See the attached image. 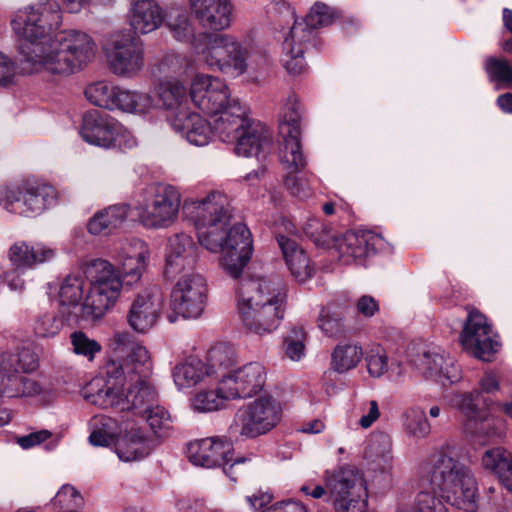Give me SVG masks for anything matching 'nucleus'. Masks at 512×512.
Here are the masks:
<instances>
[{"label": "nucleus", "instance_id": "e2e57ef3", "mask_svg": "<svg viewBox=\"0 0 512 512\" xmlns=\"http://www.w3.org/2000/svg\"><path fill=\"white\" fill-rule=\"evenodd\" d=\"M306 334L303 328L294 327L287 335L284 345L286 355L294 361L300 360L304 355Z\"/></svg>", "mask_w": 512, "mask_h": 512}, {"label": "nucleus", "instance_id": "79ce46f5", "mask_svg": "<svg viewBox=\"0 0 512 512\" xmlns=\"http://www.w3.org/2000/svg\"><path fill=\"white\" fill-rule=\"evenodd\" d=\"M482 464L494 472L512 494V454L502 448L487 450L482 457Z\"/></svg>", "mask_w": 512, "mask_h": 512}, {"label": "nucleus", "instance_id": "4be33fe9", "mask_svg": "<svg viewBox=\"0 0 512 512\" xmlns=\"http://www.w3.org/2000/svg\"><path fill=\"white\" fill-rule=\"evenodd\" d=\"M187 3L203 32L220 33L231 27L234 14L231 0H187Z\"/></svg>", "mask_w": 512, "mask_h": 512}, {"label": "nucleus", "instance_id": "20e7f679", "mask_svg": "<svg viewBox=\"0 0 512 512\" xmlns=\"http://www.w3.org/2000/svg\"><path fill=\"white\" fill-rule=\"evenodd\" d=\"M424 472L434 490L457 509L476 512L478 509V487L471 470L444 450L432 454Z\"/></svg>", "mask_w": 512, "mask_h": 512}, {"label": "nucleus", "instance_id": "a878e982", "mask_svg": "<svg viewBox=\"0 0 512 512\" xmlns=\"http://www.w3.org/2000/svg\"><path fill=\"white\" fill-rule=\"evenodd\" d=\"M57 255V249L42 241L14 242L7 252L11 265L19 271L33 270L40 265L52 262Z\"/></svg>", "mask_w": 512, "mask_h": 512}, {"label": "nucleus", "instance_id": "f704fd0d", "mask_svg": "<svg viewBox=\"0 0 512 512\" xmlns=\"http://www.w3.org/2000/svg\"><path fill=\"white\" fill-rule=\"evenodd\" d=\"M191 17V13L185 8L171 5L165 12L163 23L176 41L190 43L193 46L198 33Z\"/></svg>", "mask_w": 512, "mask_h": 512}, {"label": "nucleus", "instance_id": "c03bdc74", "mask_svg": "<svg viewBox=\"0 0 512 512\" xmlns=\"http://www.w3.org/2000/svg\"><path fill=\"white\" fill-rule=\"evenodd\" d=\"M208 377L205 363L197 357H189L173 369V379L179 389L190 388Z\"/></svg>", "mask_w": 512, "mask_h": 512}, {"label": "nucleus", "instance_id": "4468645a", "mask_svg": "<svg viewBox=\"0 0 512 512\" xmlns=\"http://www.w3.org/2000/svg\"><path fill=\"white\" fill-rule=\"evenodd\" d=\"M114 386H109L104 392L96 394L94 404L102 408H116L120 411H132L141 416L158 403L156 390L147 379H137L131 382L127 393L113 391Z\"/></svg>", "mask_w": 512, "mask_h": 512}, {"label": "nucleus", "instance_id": "052dcab7", "mask_svg": "<svg viewBox=\"0 0 512 512\" xmlns=\"http://www.w3.org/2000/svg\"><path fill=\"white\" fill-rule=\"evenodd\" d=\"M318 326L329 337H340L344 333L342 317L332 312L329 307L321 310Z\"/></svg>", "mask_w": 512, "mask_h": 512}, {"label": "nucleus", "instance_id": "8fccbe9b", "mask_svg": "<svg viewBox=\"0 0 512 512\" xmlns=\"http://www.w3.org/2000/svg\"><path fill=\"white\" fill-rule=\"evenodd\" d=\"M335 19L334 10L324 3H315L303 21L294 20L293 25H303L311 32L312 40L316 39L315 29L330 25Z\"/></svg>", "mask_w": 512, "mask_h": 512}, {"label": "nucleus", "instance_id": "dca6fc26", "mask_svg": "<svg viewBox=\"0 0 512 512\" xmlns=\"http://www.w3.org/2000/svg\"><path fill=\"white\" fill-rule=\"evenodd\" d=\"M152 196L143 208L140 219L146 227L166 228L178 217L181 196L178 190L167 184H153L148 188Z\"/></svg>", "mask_w": 512, "mask_h": 512}, {"label": "nucleus", "instance_id": "a211bd4d", "mask_svg": "<svg viewBox=\"0 0 512 512\" xmlns=\"http://www.w3.org/2000/svg\"><path fill=\"white\" fill-rule=\"evenodd\" d=\"M207 284L198 272L185 273L177 280L171 294V309L183 318H198L206 305Z\"/></svg>", "mask_w": 512, "mask_h": 512}, {"label": "nucleus", "instance_id": "6e6d98bb", "mask_svg": "<svg viewBox=\"0 0 512 512\" xmlns=\"http://www.w3.org/2000/svg\"><path fill=\"white\" fill-rule=\"evenodd\" d=\"M225 393L220 391V383L216 390L201 391L197 393L191 400V406L198 412H212L219 410L226 400Z\"/></svg>", "mask_w": 512, "mask_h": 512}, {"label": "nucleus", "instance_id": "bb28decb", "mask_svg": "<svg viewBox=\"0 0 512 512\" xmlns=\"http://www.w3.org/2000/svg\"><path fill=\"white\" fill-rule=\"evenodd\" d=\"M384 239L369 230L348 231L337 240L336 248L340 260L344 264H351L362 260L370 253L381 250Z\"/></svg>", "mask_w": 512, "mask_h": 512}, {"label": "nucleus", "instance_id": "0eeeda50", "mask_svg": "<svg viewBox=\"0 0 512 512\" xmlns=\"http://www.w3.org/2000/svg\"><path fill=\"white\" fill-rule=\"evenodd\" d=\"M96 43L84 31L63 30L55 34L39 66L52 74L70 75L87 65L96 54Z\"/></svg>", "mask_w": 512, "mask_h": 512}, {"label": "nucleus", "instance_id": "f8f14e48", "mask_svg": "<svg viewBox=\"0 0 512 512\" xmlns=\"http://www.w3.org/2000/svg\"><path fill=\"white\" fill-rule=\"evenodd\" d=\"M105 52L111 70L118 76L132 78L144 66V43L130 30L112 34Z\"/></svg>", "mask_w": 512, "mask_h": 512}, {"label": "nucleus", "instance_id": "6e6552de", "mask_svg": "<svg viewBox=\"0 0 512 512\" xmlns=\"http://www.w3.org/2000/svg\"><path fill=\"white\" fill-rule=\"evenodd\" d=\"M37 354L22 348L17 352L0 354V390L7 397H33L41 394L40 384L23 374L31 373L38 368Z\"/></svg>", "mask_w": 512, "mask_h": 512}, {"label": "nucleus", "instance_id": "3c124183", "mask_svg": "<svg viewBox=\"0 0 512 512\" xmlns=\"http://www.w3.org/2000/svg\"><path fill=\"white\" fill-rule=\"evenodd\" d=\"M402 418L404 430L408 435L415 438H425L429 435L431 427L423 409L411 407L403 413Z\"/></svg>", "mask_w": 512, "mask_h": 512}, {"label": "nucleus", "instance_id": "f03ea898", "mask_svg": "<svg viewBox=\"0 0 512 512\" xmlns=\"http://www.w3.org/2000/svg\"><path fill=\"white\" fill-rule=\"evenodd\" d=\"M146 266L117 267L104 259L92 260L86 270L90 290L81 305L79 317L86 322L101 319L115 304L121 290H129L141 283Z\"/></svg>", "mask_w": 512, "mask_h": 512}, {"label": "nucleus", "instance_id": "de8ad7c7", "mask_svg": "<svg viewBox=\"0 0 512 512\" xmlns=\"http://www.w3.org/2000/svg\"><path fill=\"white\" fill-rule=\"evenodd\" d=\"M363 356L360 346L353 344L338 345L332 353L331 367L338 373H344L357 366Z\"/></svg>", "mask_w": 512, "mask_h": 512}, {"label": "nucleus", "instance_id": "f257e3e1", "mask_svg": "<svg viewBox=\"0 0 512 512\" xmlns=\"http://www.w3.org/2000/svg\"><path fill=\"white\" fill-rule=\"evenodd\" d=\"M183 214L193 222L199 243L213 253H221V265L238 278L251 258V233L243 223L230 226L232 208L228 197L213 191L202 199L186 200Z\"/></svg>", "mask_w": 512, "mask_h": 512}, {"label": "nucleus", "instance_id": "4d7b16f0", "mask_svg": "<svg viewBox=\"0 0 512 512\" xmlns=\"http://www.w3.org/2000/svg\"><path fill=\"white\" fill-rule=\"evenodd\" d=\"M392 442L390 436L385 432H374L367 444L368 457L373 461L380 460L384 464L391 460Z\"/></svg>", "mask_w": 512, "mask_h": 512}, {"label": "nucleus", "instance_id": "423d86ee", "mask_svg": "<svg viewBox=\"0 0 512 512\" xmlns=\"http://www.w3.org/2000/svg\"><path fill=\"white\" fill-rule=\"evenodd\" d=\"M302 111L295 95L288 96L279 122V134L283 138L280 146V161L288 174L284 179L285 187L291 195L305 199L311 195L308 182L296 175L306 166L300 143Z\"/></svg>", "mask_w": 512, "mask_h": 512}, {"label": "nucleus", "instance_id": "5701e85b", "mask_svg": "<svg viewBox=\"0 0 512 512\" xmlns=\"http://www.w3.org/2000/svg\"><path fill=\"white\" fill-rule=\"evenodd\" d=\"M163 297L156 286L145 288L132 301L127 313L128 325L137 333L150 331L161 317Z\"/></svg>", "mask_w": 512, "mask_h": 512}, {"label": "nucleus", "instance_id": "680f3d73", "mask_svg": "<svg viewBox=\"0 0 512 512\" xmlns=\"http://www.w3.org/2000/svg\"><path fill=\"white\" fill-rule=\"evenodd\" d=\"M70 338L73 351L77 355H82L90 361L94 359L96 353L101 351V345L97 341L90 339L82 331L73 332Z\"/></svg>", "mask_w": 512, "mask_h": 512}, {"label": "nucleus", "instance_id": "5fc2aeb1", "mask_svg": "<svg viewBox=\"0 0 512 512\" xmlns=\"http://www.w3.org/2000/svg\"><path fill=\"white\" fill-rule=\"evenodd\" d=\"M140 417L145 418L153 433L158 437L168 435L172 428V419L168 410L159 403L150 408Z\"/></svg>", "mask_w": 512, "mask_h": 512}, {"label": "nucleus", "instance_id": "1a4fd4ad", "mask_svg": "<svg viewBox=\"0 0 512 512\" xmlns=\"http://www.w3.org/2000/svg\"><path fill=\"white\" fill-rule=\"evenodd\" d=\"M325 484L335 512H366L367 489L358 468L347 465L326 471Z\"/></svg>", "mask_w": 512, "mask_h": 512}, {"label": "nucleus", "instance_id": "9b49d317", "mask_svg": "<svg viewBox=\"0 0 512 512\" xmlns=\"http://www.w3.org/2000/svg\"><path fill=\"white\" fill-rule=\"evenodd\" d=\"M80 135L85 142L106 149L127 151L137 146V140L130 131L99 111H91L83 116Z\"/></svg>", "mask_w": 512, "mask_h": 512}, {"label": "nucleus", "instance_id": "a19ab883", "mask_svg": "<svg viewBox=\"0 0 512 512\" xmlns=\"http://www.w3.org/2000/svg\"><path fill=\"white\" fill-rule=\"evenodd\" d=\"M236 362L234 349L225 343H219L213 346L207 353L205 363L208 377H214L221 381L232 372Z\"/></svg>", "mask_w": 512, "mask_h": 512}, {"label": "nucleus", "instance_id": "338daca9", "mask_svg": "<svg viewBox=\"0 0 512 512\" xmlns=\"http://www.w3.org/2000/svg\"><path fill=\"white\" fill-rule=\"evenodd\" d=\"M367 369L371 376L380 377L388 370V358L380 347L373 348L366 356Z\"/></svg>", "mask_w": 512, "mask_h": 512}, {"label": "nucleus", "instance_id": "7ed1b4c3", "mask_svg": "<svg viewBox=\"0 0 512 512\" xmlns=\"http://www.w3.org/2000/svg\"><path fill=\"white\" fill-rule=\"evenodd\" d=\"M59 5L40 2L18 10L11 20L15 34L23 39L20 51L30 71H38L53 41L51 32L61 24Z\"/></svg>", "mask_w": 512, "mask_h": 512}, {"label": "nucleus", "instance_id": "bf43d9fd", "mask_svg": "<svg viewBox=\"0 0 512 512\" xmlns=\"http://www.w3.org/2000/svg\"><path fill=\"white\" fill-rule=\"evenodd\" d=\"M485 70L492 81L505 87L512 86V66L506 59L489 57L485 61Z\"/></svg>", "mask_w": 512, "mask_h": 512}, {"label": "nucleus", "instance_id": "2f4dec72", "mask_svg": "<svg viewBox=\"0 0 512 512\" xmlns=\"http://www.w3.org/2000/svg\"><path fill=\"white\" fill-rule=\"evenodd\" d=\"M165 12L155 0H135L131 3L128 18L130 31L138 34H148L164 22Z\"/></svg>", "mask_w": 512, "mask_h": 512}, {"label": "nucleus", "instance_id": "c9c22d12", "mask_svg": "<svg viewBox=\"0 0 512 512\" xmlns=\"http://www.w3.org/2000/svg\"><path fill=\"white\" fill-rule=\"evenodd\" d=\"M154 446L142 429L132 428L119 439L116 453L122 461L130 462L146 457Z\"/></svg>", "mask_w": 512, "mask_h": 512}, {"label": "nucleus", "instance_id": "6ab92c4d", "mask_svg": "<svg viewBox=\"0 0 512 512\" xmlns=\"http://www.w3.org/2000/svg\"><path fill=\"white\" fill-rule=\"evenodd\" d=\"M449 403L462 415L463 426L467 433L475 436L489 434L494 400L478 395L473 390L454 393Z\"/></svg>", "mask_w": 512, "mask_h": 512}, {"label": "nucleus", "instance_id": "2eb2a0df", "mask_svg": "<svg viewBox=\"0 0 512 512\" xmlns=\"http://www.w3.org/2000/svg\"><path fill=\"white\" fill-rule=\"evenodd\" d=\"M241 301L255 306L273 308L285 314L288 303L287 287L279 276H261L245 279L237 289Z\"/></svg>", "mask_w": 512, "mask_h": 512}, {"label": "nucleus", "instance_id": "ea45409f", "mask_svg": "<svg viewBox=\"0 0 512 512\" xmlns=\"http://www.w3.org/2000/svg\"><path fill=\"white\" fill-rule=\"evenodd\" d=\"M105 369L107 379L95 378L87 386L85 397L93 404L96 394L104 392L109 386H114V392H120L123 389L124 382L129 379L124 360L122 362L111 360L106 364Z\"/></svg>", "mask_w": 512, "mask_h": 512}, {"label": "nucleus", "instance_id": "aec40b11", "mask_svg": "<svg viewBox=\"0 0 512 512\" xmlns=\"http://www.w3.org/2000/svg\"><path fill=\"white\" fill-rule=\"evenodd\" d=\"M190 99L204 113L214 117L224 112L237 98H231L226 83L209 75H196L190 87Z\"/></svg>", "mask_w": 512, "mask_h": 512}, {"label": "nucleus", "instance_id": "72a5a7b5", "mask_svg": "<svg viewBox=\"0 0 512 512\" xmlns=\"http://www.w3.org/2000/svg\"><path fill=\"white\" fill-rule=\"evenodd\" d=\"M276 240L292 276L299 282H305L309 279L314 272V268L311 266L304 249L295 239L282 234H278Z\"/></svg>", "mask_w": 512, "mask_h": 512}, {"label": "nucleus", "instance_id": "b1692460", "mask_svg": "<svg viewBox=\"0 0 512 512\" xmlns=\"http://www.w3.org/2000/svg\"><path fill=\"white\" fill-rule=\"evenodd\" d=\"M415 368L426 378L442 385L453 384L461 379V371L444 350L432 347L419 353L414 359Z\"/></svg>", "mask_w": 512, "mask_h": 512}, {"label": "nucleus", "instance_id": "0e129e2a", "mask_svg": "<svg viewBox=\"0 0 512 512\" xmlns=\"http://www.w3.org/2000/svg\"><path fill=\"white\" fill-rule=\"evenodd\" d=\"M303 231L317 246H324L330 238V228L317 218L308 219Z\"/></svg>", "mask_w": 512, "mask_h": 512}, {"label": "nucleus", "instance_id": "e433bc0d", "mask_svg": "<svg viewBox=\"0 0 512 512\" xmlns=\"http://www.w3.org/2000/svg\"><path fill=\"white\" fill-rule=\"evenodd\" d=\"M110 256L117 267L125 265L146 266L149 250L145 242L140 239H124L112 245Z\"/></svg>", "mask_w": 512, "mask_h": 512}, {"label": "nucleus", "instance_id": "c85d7f7f", "mask_svg": "<svg viewBox=\"0 0 512 512\" xmlns=\"http://www.w3.org/2000/svg\"><path fill=\"white\" fill-rule=\"evenodd\" d=\"M238 310L243 326L259 336L274 332L284 319L283 313L273 308L255 306L252 302L238 300Z\"/></svg>", "mask_w": 512, "mask_h": 512}, {"label": "nucleus", "instance_id": "09e8293b", "mask_svg": "<svg viewBox=\"0 0 512 512\" xmlns=\"http://www.w3.org/2000/svg\"><path fill=\"white\" fill-rule=\"evenodd\" d=\"M84 285V277L80 274L65 277L58 293L60 305L77 308L83 298Z\"/></svg>", "mask_w": 512, "mask_h": 512}, {"label": "nucleus", "instance_id": "13d9d810", "mask_svg": "<svg viewBox=\"0 0 512 512\" xmlns=\"http://www.w3.org/2000/svg\"><path fill=\"white\" fill-rule=\"evenodd\" d=\"M114 425L111 418L97 417L92 422L89 442L93 446H109L114 442Z\"/></svg>", "mask_w": 512, "mask_h": 512}, {"label": "nucleus", "instance_id": "7c9ffc66", "mask_svg": "<svg viewBox=\"0 0 512 512\" xmlns=\"http://www.w3.org/2000/svg\"><path fill=\"white\" fill-rule=\"evenodd\" d=\"M229 39L230 34L198 32L193 50L208 69L222 73V63L225 60Z\"/></svg>", "mask_w": 512, "mask_h": 512}, {"label": "nucleus", "instance_id": "ddd939ff", "mask_svg": "<svg viewBox=\"0 0 512 512\" xmlns=\"http://www.w3.org/2000/svg\"><path fill=\"white\" fill-rule=\"evenodd\" d=\"M281 419L280 402L271 396H263L240 408L234 423L241 436L256 438L273 430Z\"/></svg>", "mask_w": 512, "mask_h": 512}, {"label": "nucleus", "instance_id": "473e14b6", "mask_svg": "<svg viewBox=\"0 0 512 512\" xmlns=\"http://www.w3.org/2000/svg\"><path fill=\"white\" fill-rule=\"evenodd\" d=\"M173 130L185 138L191 145L205 146L213 136L211 122L198 113L175 114L170 120Z\"/></svg>", "mask_w": 512, "mask_h": 512}, {"label": "nucleus", "instance_id": "412c9836", "mask_svg": "<svg viewBox=\"0 0 512 512\" xmlns=\"http://www.w3.org/2000/svg\"><path fill=\"white\" fill-rule=\"evenodd\" d=\"M265 381V367L259 362H249L224 377L220 381V391L227 398H249L262 390Z\"/></svg>", "mask_w": 512, "mask_h": 512}, {"label": "nucleus", "instance_id": "37998d69", "mask_svg": "<svg viewBox=\"0 0 512 512\" xmlns=\"http://www.w3.org/2000/svg\"><path fill=\"white\" fill-rule=\"evenodd\" d=\"M249 57V50L230 34L225 60L222 63V74L233 78L243 75L247 72Z\"/></svg>", "mask_w": 512, "mask_h": 512}, {"label": "nucleus", "instance_id": "cd10ccee", "mask_svg": "<svg viewBox=\"0 0 512 512\" xmlns=\"http://www.w3.org/2000/svg\"><path fill=\"white\" fill-rule=\"evenodd\" d=\"M114 343L121 352L125 353L124 362L129 381L147 379L152 372V360L146 347L133 342L128 332L114 334Z\"/></svg>", "mask_w": 512, "mask_h": 512}, {"label": "nucleus", "instance_id": "69168bd1", "mask_svg": "<svg viewBox=\"0 0 512 512\" xmlns=\"http://www.w3.org/2000/svg\"><path fill=\"white\" fill-rule=\"evenodd\" d=\"M166 252H177L178 255L197 254V246L190 235L177 233L168 239Z\"/></svg>", "mask_w": 512, "mask_h": 512}, {"label": "nucleus", "instance_id": "c756f323", "mask_svg": "<svg viewBox=\"0 0 512 512\" xmlns=\"http://www.w3.org/2000/svg\"><path fill=\"white\" fill-rule=\"evenodd\" d=\"M315 46L311 32L305 30L303 25H293L288 36L283 42L285 53L283 63L287 72L291 75H300L306 69L303 54L309 48Z\"/></svg>", "mask_w": 512, "mask_h": 512}, {"label": "nucleus", "instance_id": "9d476101", "mask_svg": "<svg viewBox=\"0 0 512 512\" xmlns=\"http://www.w3.org/2000/svg\"><path fill=\"white\" fill-rule=\"evenodd\" d=\"M55 203V189L39 181L25 180L0 189V205L17 215L34 217Z\"/></svg>", "mask_w": 512, "mask_h": 512}, {"label": "nucleus", "instance_id": "393cba45", "mask_svg": "<svg viewBox=\"0 0 512 512\" xmlns=\"http://www.w3.org/2000/svg\"><path fill=\"white\" fill-rule=\"evenodd\" d=\"M234 454L233 445L221 437H208L188 444L189 461L196 466L215 468L230 462Z\"/></svg>", "mask_w": 512, "mask_h": 512}, {"label": "nucleus", "instance_id": "864d4df0", "mask_svg": "<svg viewBox=\"0 0 512 512\" xmlns=\"http://www.w3.org/2000/svg\"><path fill=\"white\" fill-rule=\"evenodd\" d=\"M165 274L168 277H181L185 273L196 272L197 254L178 255L177 252H166Z\"/></svg>", "mask_w": 512, "mask_h": 512}, {"label": "nucleus", "instance_id": "39448f33", "mask_svg": "<svg viewBox=\"0 0 512 512\" xmlns=\"http://www.w3.org/2000/svg\"><path fill=\"white\" fill-rule=\"evenodd\" d=\"M213 136L225 143H234L239 156L266 158L270 152L272 135L269 128L248 117V109L234 102L224 112L214 116L211 123Z\"/></svg>", "mask_w": 512, "mask_h": 512}, {"label": "nucleus", "instance_id": "58836bf2", "mask_svg": "<svg viewBox=\"0 0 512 512\" xmlns=\"http://www.w3.org/2000/svg\"><path fill=\"white\" fill-rule=\"evenodd\" d=\"M159 101L166 110L176 114L188 112L189 98L184 84L175 78L162 80L157 87Z\"/></svg>", "mask_w": 512, "mask_h": 512}, {"label": "nucleus", "instance_id": "774afa93", "mask_svg": "<svg viewBox=\"0 0 512 512\" xmlns=\"http://www.w3.org/2000/svg\"><path fill=\"white\" fill-rule=\"evenodd\" d=\"M415 512H448L443 502L433 493L423 491L417 495Z\"/></svg>", "mask_w": 512, "mask_h": 512}, {"label": "nucleus", "instance_id": "f3484780", "mask_svg": "<svg viewBox=\"0 0 512 512\" xmlns=\"http://www.w3.org/2000/svg\"><path fill=\"white\" fill-rule=\"evenodd\" d=\"M460 343L467 353L486 362H490L500 348L491 325L479 311L469 312L460 334Z\"/></svg>", "mask_w": 512, "mask_h": 512}, {"label": "nucleus", "instance_id": "a18cd8bd", "mask_svg": "<svg viewBox=\"0 0 512 512\" xmlns=\"http://www.w3.org/2000/svg\"><path fill=\"white\" fill-rule=\"evenodd\" d=\"M116 109L123 112L144 115L154 107V100L149 93L122 89L118 92Z\"/></svg>", "mask_w": 512, "mask_h": 512}, {"label": "nucleus", "instance_id": "49530a36", "mask_svg": "<svg viewBox=\"0 0 512 512\" xmlns=\"http://www.w3.org/2000/svg\"><path fill=\"white\" fill-rule=\"evenodd\" d=\"M121 88L107 81H98L90 84L85 89L87 100L95 106L113 110L118 103V92Z\"/></svg>", "mask_w": 512, "mask_h": 512}, {"label": "nucleus", "instance_id": "603ef678", "mask_svg": "<svg viewBox=\"0 0 512 512\" xmlns=\"http://www.w3.org/2000/svg\"><path fill=\"white\" fill-rule=\"evenodd\" d=\"M63 318L54 312H42L33 321V332L38 338H53L63 328Z\"/></svg>", "mask_w": 512, "mask_h": 512}, {"label": "nucleus", "instance_id": "4c0bfd02", "mask_svg": "<svg viewBox=\"0 0 512 512\" xmlns=\"http://www.w3.org/2000/svg\"><path fill=\"white\" fill-rule=\"evenodd\" d=\"M126 204L109 206L98 211L87 223V230L92 235H107L121 226L128 216Z\"/></svg>", "mask_w": 512, "mask_h": 512}]
</instances>
